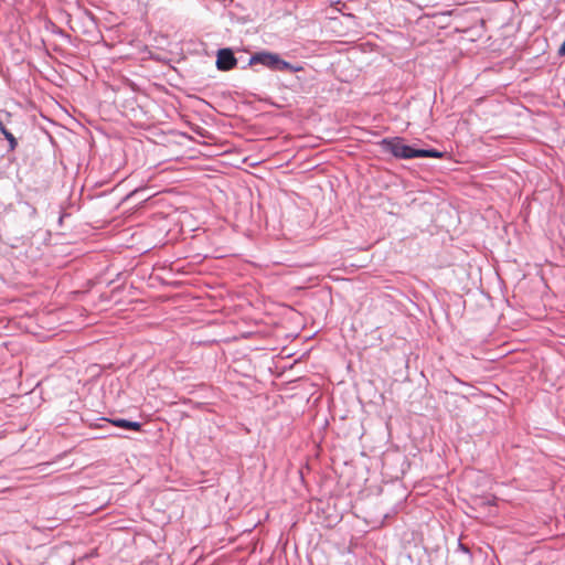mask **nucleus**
Listing matches in <instances>:
<instances>
[{
	"mask_svg": "<svg viewBox=\"0 0 565 565\" xmlns=\"http://www.w3.org/2000/svg\"><path fill=\"white\" fill-rule=\"evenodd\" d=\"M459 547H460V550H462L465 552H469V550L465 545H462L461 543H459Z\"/></svg>",
	"mask_w": 565,
	"mask_h": 565,
	"instance_id": "obj_7",
	"label": "nucleus"
},
{
	"mask_svg": "<svg viewBox=\"0 0 565 565\" xmlns=\"http://www.w3.org/2000/svg\"><path fill=\"white\" fill-rule=\"evenodd\" d=\"M258 64L270 71H289L291 73H297L303 70L301 65H292L282 60L278 53L269 51H260L253 54L247 63L248 66H255Z\"/></svg>",
	"mask_w": 565,
	"mask_h": 565,
	"instance_id": "obj_2",
	"label": "nucleus"
},
{
	"mask_svg": "<svg viewBox=\"0 0 565 565\" xmlns=\"http://www.w3.org/2000/svg\"><path fill=\"white\" fill-rule=\"evenodd\" d=\"M237 60L230 47L220 49L216 53V67L218 71L227 72L236 67Z\"/></svg>",
	"mask_w": 565,
	"mask_h": 565,
	"instance_id": "obj_3",
	"label": "nucleus"
},
{
	"mask_svg": "<svg viewBox=\"0 0 565 565\" xmlns=\"http://www.w3.org/2000/svg\"><path fill=\"white\" fill-rule=\"evenodd\" d=\"M380 146L384 152L391 153L397 159H414V158H444L445 152L437 149H416L404 142L401 137L384 138L381 140Z\"/></svg>",
	"mask_w": 565,
	"mask_h": 565,
	"instance_id": "obj_1",
	"label": "nucleus"
},
{
	"mask_svg": "<svg viewBox=\"0 0 565 565\" xmlns=\"http://www.w3.org/2000/svg\"><path fill=\"white\" fill-rule=\"evenodd\" d=\"M109 422L114 426L119 427V428H124V429H130V430H135V431H140L141 428H142L141 423L132 422V420L125 419V418L110 419Z\"/></svg>",
	"mask_w": 565,
	"mask_h": 565,
	"instance_id": "obj_4",
	"label": "nucleus"
},
{
	"mask_svg": "<svg viewBox=\"0 0 565 565\" xmlns=\"http://www.w3.org/2000/svg\"><path fill=\"white\" fill-rule=\"evenodd\" d=\"M558 55L565 56V41L562 43V45L558 49Z\"/></svg>",
	"mask_w": 565,
	"mask_h": 565,
	"instance_id": "obj_6",
	"label": "nucleus"
},
{
	"mask_svg": "<svg viewBox=\"0 0 565 565\" xmlns=\"http://www.w3.org/2000/svg\"><path fill=\"white\" fill-rule=\"evenodd\" d=\"M0 132L8 140L9 150L13 151L18 146V141H17L15 137L6 128V126L1 119H0Z\"/></svg>",
	"mask_w": 565,
	"mask_h": 565,
	"instance_id": "obj_5",
	"label": "nucleus"
}]
</instances>
